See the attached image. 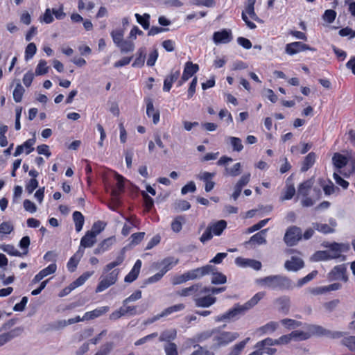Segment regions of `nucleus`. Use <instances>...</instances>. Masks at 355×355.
Masks as SVG:
<instances>
[{
    "instance_id": "31",
    "label": "nucleus",
    "mask_w": 355,
    "mask_h": 355,
    "mask_svg": "<svg viewBox=\"0 0 355 355\" xmlns=\"http://www.w3.org/2000/svg\"><path fill=\"white\" fill-rule=\"evenodd\" d=\"M276 304L280 311L287 313L290 307V299L288 297L284 296L276 300Z\"/></svg>"
},
{
    "instance_id": "19",
    "label": "nucleus",
    "mask_w": 355,
    "mask_h": 355,
    "mask_svg": "<svg viewBox=\"0 0 355 355\" xmlns=\"http://www.w3.org/2000/svg\"><path fill=\"white\" fill-rule=\"evenodd\" d=\"M84 254L83 249H78V251L72 256L67 263V268L70 272H74L77 266Z\"/></svg>"
},
{
    "instance_id": "18",
    "label": "nucleus",
    "mask_w": 355,
    "mask_h": 355,
    "mask_svg": "<svg viewBox=\"0 0 355 355\" xmlns=\"http://www.w3.org/2000/svg\"><path fill=\"white\" fill-rule=\"evenodd\" d=\"M96 241V236L94 234L87 232L80 240V244L78 249L92 247Z\"/></svg>"
},
{
    "instance_id": "6",
    "label": "nucleus",
    "mask_w": 355,
    "mask_h": 355,
    "mask_svg": "<svg viewBox=\"0 0 355 355\" xmlns=\"http://www.w3.org/2000/svg\"><path fill=\"white\" fill-rule=\"evenodd\" d=\"M306 331H293L290 334L291 340L295 341L306 340L313 336H317V333L313 332L312 327H317L316 324H305Z\"/></svg>"
},
{
    "instance_id": "40",
    "label": "nucleus",
    "mask_w": 355,
    "mask_h": 355,
    "mask_svg": "<svg viewBox=\"0 0 355 355\" xmlns=\"http://www.w3.org/2000/svg\"><path fill=\"white\" fill-rule=\"evenodd\" d=\"M135 16L137 19V22L140 25H141V26L144 29H146V30L149 29V27H150L149 19L150 17L149 14L145 13V14H144V15H140L139 14L136 13Z\"/></svg>"
},
{
    "instance_id": "64",
    "label": "nucleus",
    "mask_w": 355,
    "mask_h": 355,
    "mask_svg": "<svg viewBox=\"0 0 355 355\" xmlns=\"http://www.w3.org/2000/svg\"><path fill=\"white\" fill-rule=\"evenodd\" d=\"M295 193V189L293 184L287 186L285 193L281 197L282 200L291 199Z\"/></svg>"
},
{
    "instance_id": "21",
    "label": "nucleus",
    "mask_w": 355,
    "mask_h": 355,
    "mask_svg": "<svg viewBox=\"0 0 355 355\" xmlns=\"http://www.w3.org/2000/svg\"><path fill=\"white\" fill-rule=\"evenodd\" d=\"M114 241L115 239L113 237H110L106 239H104L94 249V253L95 254H100L104 253L105 252L110 249V248L113 245Z\"/></svg>"
},
{
    "instance_id": "60",
    "label": "nucleus",
    "mask_w": 355,
    "mask_h": 355,
    "mask_svg": "<svg viewBox=\"0 0 355 355\" xmlns=\"http://www.w3.org/2000/svg\"><path fill=\"white\" fill-rule=\"evenodd\" d=\"M164 351L166 355H178V346L174 343H169L165 345Z\"/></svg>"
},
{
    "instance_id": "35",
    "label": "nucleus",
    "mask_w": 355,
    "mask_h": 355,
    "mask_svg": "<svg viewBox=\"0 0 355 355\" xmlns=\"http://www.w3.org/2000/svg\"><path fill=\"white\" fill-rule=\"evenodd\" d=\"M137 58L132 66L133 67H141L144 65L146 58V49L145 48H140L137 53Z\"/></svg>"
},
{
    "instance_id": "13",
    "label": "nucleus",
    "mask_w": 355,
    "mask_h": 355,
    "mask_svg": "<svg viewBox=\"0 0 355 355\" xmlns=\"http://www.w3.org/2000/svg\"><path fill=\"white\" fill-rule=\"evenodd\" d=\"M329 248V250H326L327 254L330 255V258L337 259L341 256V252L344 250H348V246H346L345 244L333 243L327 245Z\"/></svg>"
},
{
    "instance_id": "17",
    "label": "nucleus",
    "mask_w": 355,
    "mask_h": 355,
    "mask_svg": "<svg viewBox=\"0 0 355 355\" xmlns=\"http://www.w3.org/2000/svg\"><path fill=\"white\" fill-rule=\"evenodd\" d=\"M198 69L199 67L197 64H193L191 62H186L182 73V80L187 81L198 71Z\"/></svg>"
},
{
    "instance_id": "11",
    "label": "nucleus",
    "mask_w": 355,
    "mask_h": 355,
    "mask_svg": "<svg viewBox=\"0 0 355 355\" xmlns=\"http://www.w3.org/2000/svg\"><path fill=\"white\" fill-rule=\"evenodd\" d=\"M232 35L231 30L223 29L213 34V41L216 44H227L232 41Z\"/></svg>"
},
{
    "instance_id": "5",
    "label": "nucleus",
    "mask_w": 355,
    "mask_h": 355,
    "mask_svg": "<svg viewBox=\"0 0 355 355\" xmlns=\"http://www.w3.org/2000/svg\"><path fill=\"white\" fill-rule=\"evenodd\" d=\"M246 311L243 304L240 305L237 304L226 313L216 317L215 320L216 322L230 320L236 318L239 315L244 314Z\"/></svg>"
},
{
    "instance_id": "53",
    "label": "nucleus",
    "mask_w": 355,
    "mask_h": 355,
    "mask_svg": "<svg viewBox=\"0 0 355 355\" xmlns=\"http://www.w3.org/2000/svg\"><path fill=\"white\" fill-rule=\"evenodd\" d=\"M241 164L239 162L235 164L232 168H225L226 174L232 177L239 175L241 173Z\"/></svg>"
},
{
    "instance_id": "54",
    "label": "nucleus",
    "mask_w": 355,
    "mask_h": 355,
    "mask_svg": "<svg viewBox=\"0 0 355 355\" xmlns=\"http://www.w3.org/2000/svg\"><path fill=\"white\" fill-rule=\"evenodd\" d=\"M227 281L226 276L221 272H213L211 283L213 284H225Z\"/></svg>"
},
{
    "instance_id": "14",
    "label": "nucleus",
    "mask_w": 355,
    "mask_h": 355,
    "mask_svg": "<svg viewBox=\"0 0 355 355\" xmlns=\"http://www.w3.org/2000/svg\"><path fill=\"white\" fill-rule=\"evenodd\" d=\"M235 263L237 266L240 267H250L256 270H259L262 266L261 263L259 261L250 259H245L243 257L236 258Z\"/></svg>"
},
{
    "instance_id": "4",
    "label": "nucleus",
    "mask_w": 355,
    "mask_h": 355,
    "mask_svg": "<svg viewBox=\"0 0 355 355\" xmlns=\"http://www.w3.org/2000/svg\"><path fill=\"white\" fill-rule=\"evenodd\" d=\"M302 239V230L297 226L289 227L284 236V241L288 246L295 245Z\"/></svg>"
},
{
    "instance_id": "49",
    "label": "nucleus",
    "mask_w": 355,
    "mask_h": 355,
    "mask_svg": "<svg viewBox=\"0 0 355 355\" xmlns=\"http://www.w3.org/2000/svg\"><path fill=\"white\" fill-rule=\"evenodd\" d=\"M124 31L123 30H114L111 32L114 43L119 46L123 41Z\"/></svg>"
},
{
    "instance_id": "16",
    "label": "nucleus",
    "mask_w": 355,
    "mask_h": 355,
    "mask_svg": "<svg viewBox=\"0 0 355 355\" xmlns=\"http://www.w3.org/2000/svg\"><path fill=\"white\" fill-rule=\"evenodd\" d=\"M304 266L302 259L297 257H292L290 260H287L284 263L285 268L288 271H297Z\"/></svg>"
},
{
    "instance_id": "39",
    "label": "nucleus",
    "mask_w": 355,
    "mask_h": 355,
    "mask_svg": "<svg viewBox=\"0 0 355 355\" xmlns=\"http://www.w3.org/2000/svg\"><path fill=\"white\" fill-rule=\"evenodd\" d=\"M340 343L342 345L346 347L350 352H355V336L344 337Z\"/></svg>"
},
{
    "instance_id": "7",
    "label": "nucleus",
    "mask_w": 355,
    "mask_h": 355,
    "mask_svg": "<svg viewBox=\"0 0 355 355\" xmlns=\"http://www.w3.org/2000/svg\"><path fill=\"white\" fill-rule=\"evenodd\" d=\"M214 266L211 265H206L202 267L197 268L193 270H191L186 272L187 279L189 280H194L197 279H200L203 276L210 273L214 270Z\"/></svg>"
},
{
    "instance_id": "2",
    "label": "nucleus",
    "mask_w": 355,
    "mask_h": 355,
    "mask_svg": "<svg viewBox=\"0 0 355 355\" xmlns=\"http://www.w3.org/2000/svg\"><path fill=\"white\" fill-rule=\"evenodd\" d=\"M239 337L237 332L222 331L216 333L214 338L212 348L217 349L222 346H225L233 342Z\"/></svg>"
},
{
    "instance_id": "47",
    "label": "nucleus",
    "mask_w": 355,
    "mask_h": 355,
    "mask_svg": "<svg viewBox=\"0 0 355 355\" xmlns=\"http://www.w3.org/2000/svg\"><path fill=\"white\" fill-rule=\"evenodd\" d=\"M312 226L315 230L323 234L332 233L334 232V230L327 224L313 223H312Z\"/></svg>"
},
{
    "instance_id": "44",
    "label": "nucleus",
    "mask_w": 355,
    "mask_h": 355,
    "mask_svg": "<svg viewBox=\"0 0 355 355\" xmlns=\"http://www.w3.org/2000/svg\"><path fill=\"white\" fill-rule=\"evenodd\" d=\"M49 67L44 60H40L35 69V75L42 76L48 73Z\"/></svg>"
},
{
    "instance_id": "46",
    "label": "nucleus",
    "mask_w": 355,
    "mask_h": 355,
    "mask_svg": "<svg viewBox=\"0 0 355 355\" xmlns=\"http://www.w3.org/2000/svg\"><path fill=\"white\" fill-rule=\"evenodd\" d=\"M254 3L255 0H248L245 11L250 15L252 19L254 21H259V17L254 12Z\"/></svg>"
},
{
    "instance_id": "55",
    "label": "nucleus",
    "mask_w": 355,
    "mask_h": 355,
    "mask_svg": "<svg viewBox=\"0 0 355 355\" xmlns=\"http://www.w3.org/2000/svg\"><path fill=\"white\" fill-rule=\"evenodd\" d=\"M14 230V226L10 221H5L0 224V234H8Z\"/></svg>"
},
{
    "instance_id": "38",
    "label": "nucleus",
    "mask_w": 355,
    "mask_h": 355,
    "mask_svg": "<svg viewBox=\"0 0 355 355\" xmlns=\"http://www.w3.org/2000/svg\"><path fill=\"white\" fill-rule=\"evenodd\" d=\"M218 332V329L217 328L202 331L196 336V340L198 342H203L211 337L214 336V335Z\"/></svg>"
},
{
    "instance_id": "29",
    "label": "nucleus",
    "mask_w": 355,
    "mask_h": 355,
    "mask_svg": "<svg viewBox=\"0 0 355 355\" xmlns=\"http://www.w3.org/2000/svg\"><path fill=\"white\" fill-rule=\"evenodd\" d=\"M332 162L336 168H338V171L341 173L340 169L347 164V158L340 154L335 153L332 157Z\"/></svg>"
},
{
    "instance_id": "41",
    "label": "nucleus",
    "mask_w": 355,
    "mask_h": 355,
    "mask_svg": "<svg viewBox=\"0 0 355 355\" xmlns=\"http://www.w3.org/2000/svg\"><path fill=\"white\" fill-rule=\"evenodd\" d=\"M185 308V305L184 304H178L170 307L165 309L162 313L161 316L166 317L174 312H178L183 310Z\"/></svg>"
},
{
    "instance_id": "63",
    "label": "nucleus",
    "mask_w": 355,
    "mask_h": 355,
    "mask_svg": "<svg viewBox=\"0 0 355 355\" xmlns=\"http://www.w3.org/2000/svg\"><path fill=\"white\" fill-rule=\"evenodd\" d=\"M141 194L144 198L145 207H146L147 211H149L154 205V200L144 191H141Z\"/></svg>"
},
{
    "instance_id": "43",
    "label": "nucleus",
    "mask_w": 355,
    "mask_h": 355,
    "mask_svg": "<svg viewBox=\"0 0 355 355\" xmlns=\"http://www.w3.org/2000/svg\"><path fill=\"white\" fill-rule=\"evenodd\" d=\"M25 89L20 83H17L13 91V98L15 102L19 103L22 100Z\"/></svg>"
},
{
    "instance_id": "62",
    "label": "nucleus",
    "mask_w": 355,
    "mask_h": 355,
    "mask_svg": "<svg viewBox=\"0 0 355 355\" xmlns=\"http://www.w3.org/2000/svg\"><path fill=\"white\" fill-rule=\"evenodd\" d=\"M278 324L276 322H270L267 323L266 324L261 327L259 329V331H261L262 333H267V332H274Z\"/></svg>"
},
{
    "instance_id": "26",
    "label": "nucleus",
    "mask_w": 355,
    "mask_h": 355,
    "mask_svg": "<svg viewBox=\"0 0 355 355\" xmlns=\"http://www.w3.org/2000/svg\"><path fill=\"white\" fill-rule=\"evenodd\" d=\"M180 74V71H171V74L165 78L163 87L164 92L171 90L173 83L178 79Z\"/></svg>"
},
{
    "instance_id": "56",
    "label": "nucleus",
    "mask_w": 355,
    "mask_h": 355,
    "mask_svg": "<svg viewBox=\"0 0 355 355\" xmlns=\"http://www.w3.org/2000/svg\"><path fill=\"white\" fill-rule=\"evenodd\" d=\"M37 47L35 43H29L25 50V59L28 60L31 59L35 54Z\"/></svg>"
},
{
    "instance_id": "34",
    "label": "nucleus",
    "mask_w": 355,
    "mask_h": 355,
    "mask_svg": "<svg viewBox=\"0 0 355 355\" xmlns=\"http://www.w3.org/2000/svg\"><path fill=\"white\" fill-rule=\"evenodd\" d=\"M264 296V292H259L257 294H255L250 300H248L243 304L246 311H248L249 309L254 306Z\"/></svg>"
},
{
    "instance_id": "36",
    "label": "nucleus",
    "mask_w": 355,
    "mask_h": 355,
    "mask_svg": "<svg viewBox=\"0 0 355 355\" xmlns=\"http://www.w3.org/2000/svg\"><path fill=\"white\" fill-rule=\"evenodd\" d=\"M124 261V249L122 250L121 255L118 256L115 261L109 263L103 268L104 272H108L115 267L121 265Z\"/></svg>"
},
{
    "instance_id": "48",
    "label": "nucleus",
    "mask_w": 355,
    "mask_h": 355,
    "mask_svg": "<svg viewBox=\"0 0 355 355\" xmlns=\"http://www.w3.org/2000/svg\"><path fill=\"white\" fill-rule=\"evenodd\" d=\"M184 222V218L182 216H177L171 223V229L174 232L178 233L182 228V223Z\"/></svg>"
},
{
    "instance_id": "25",
    "label": "nucleus",
    "mask_w": 355,
    "mask_h": 355,
    "mask_svg": "<svg viewBox=\"0 0 355 355\" xmlns=\"http://www.w3.org/2000/svg\"><path fill=\"white\" fill-rule=\"evenodd\" d=\"M94 272H86L80 275L78 279L73 282L65 290L69 289V292H71L76 288L83 285L86 280L93 275Z\"/></svg>"
},
{
    "instance_id": "20",
    "label": "nucleus",
    "mask_w": 355,
    "mask_h": 355,
    "mask_svg": "<svg viewBox=\"0 0 355 355\" xmlns=\"http://www.w3.org/2000/svg\"><path fill=\"white\" fill-rule=\"evenodd\" d=\"M146 114L148 117H153L154 124L159 121V112L154 107L153 101L150 98L146 100Z\"/></svg>"
},
{
    "instance_id": "23",
    "label": "nucleus",
    "mask_w": 355,
    "mask_h": 355,
    "mask_svg": "<svg viewBox=\"0 0 355 355\" xmlns=\"http://www.w3.org/2000/svg\"><path fill=\"white\" fill-rule=\"evenodd\" d=\"M141 267V260L138 259L135 262L131 271L125 277L124 281L128 283L134 282L137 278L139 274Z\"/></svg>"
},
{
    "instance_id": "45",
    "label": "nucleus",
    "mask_w": 355,
    "mask_h": 355,
    "mask_svg": "<svg viewBox=\"0 0 355 355\" xmlns=\"http://www.w3.org/2000/svg\"><path fill=\"white\" fill-rule=\"evenodd\" d=\"M227 140H228L231 144L233 150L237 152H240L242 150L243 146L242 144L241 139L235 137H229L227 138Z\"/></svg>"
},
{
    "instance_id": "37",
    "label": "nucleus",
    "mask_w": 355,
    "mask_h": 355,
    "mask_svg": "<svg viewBox=\"0 0 355 355\" xmlns=\"http://www.w3.org/2000/svg\"><path fill=\"white\" fill-rule=\"evenodd\" d=\"M73 220L75 223L76 230L78 232H80L84 225V216L80 211H76L73 213Z\"/></svg>"
},
{
    "instance_id": "59",
    "label": "nucleus",
    "mask_w": 355,
    "mask_h": 355,
    "mask_svg": "<svg viewBox=\"0 0 355 355\" xmlns=\"http://www.w3.org/2000/svg\"><path fill=\"white\" fill-rule=\"evenodd\" d=\"M281 323L289 329L296 328L300 327L302 324V323L300 321L288 318L282 320Z\"/></svg>"
},
{
    "instance_id": "58",
    "label": "nucleus",
    "mask_w": 355,
    "mask_h": 355,
    "mask_svg": "<svg viewBox=\"0 0 355 355\" xmlns=\"http://www.w3.org/2000/svg\"><path fill=\"white\" fill-rule=\"evenodd\" d=\"M106 224L103 221H97L94 223L92 227V230L89 231L95 234L96 236L100 232H101L105 227Z\"/></svg>"
},
{
    "instance_id": "28",
    "label": "nucleus",
    "mask_w": 355,
    "mask_h": 355,
    "mask_svg": "<svg viewBox=\"0 0 355 355\" xmlns=\"http://www.w3.org/2000/svg\"><path fill=\"white\" fill-rule=\"evenodd\" d=\"M211 229L214 235L220 236L227 227V222L224 220H218L208 225Z\"/></svg>"
},
{
    "instance_id": "9",
    "label": "nucleus",
    "mask_w": 355,
    "mask_h": 355,
    "mask_svg": "<svg viewBox=\"0 0 355 355\" xmlns=\"http://www.w3.org/2000/svg\"><path fill=\"white\" fill-rule=\"evenodd\" d=\"M313 332L317 333V336H324L327 338L332 339H338L340 338L346 337V332L339 331H330L323 328L321 326L317 325V327H312Z\"/></svg>"
},
{
    "instance_id": "50",
    "label": "nucleus",
    "mask_w": 355,
    "mask_h": 355,
    "mask_svg": "<svg viewBox=\"0 0 355 355\" xmlns=\"http://www.w3.org/2000/svg\"><path fill=\"white\" fill-rule=\"evenodd\" d=\"M122 53L132 52L135 49V44L132 42L123 40L119 46H117Z\"/></svg>"
},
{
    "instance_id": "52",
    "label": "nucleus",
    "mask_w": 355,
    "mask_h": 355,
    "mask_svg": "<svg viewBox=\"0 0 355 355\" xmlns=\"http://www.w3.org/2000/svg\"><path fill=\"white\" fill-rule=\"evenodd\" d=\"M114 348V343L108 342L101 347L95 355H108Z\"/></svg>"
},
{
    "instance_id": "12",
    "label": "nucleus",
    "mask_w": 355,
    "mask_h": 355,
    "mask_svg": "<svg viewBox=\"0 0 355 355\" xmlns=\"http://www.w3.org/2000/svg\"><path fill=\"white\" fill-rule=\"evenodd\" d=\"M345 272L346 268L344 265L336 266L329 273L328 277L330 280L341 279L345 282H347L348 281V277Z\"/></svg>"
},
{
    "instance_id": "32",
    "label": "nucleus",
    "mask_w": 355,
    "mask_h": 355,
    "mask_svg": "<svg viewBox=\"0 0 355 355\" xmlns=\"http://www.w3.org/2000/svg\"><path fill=\"white\" fill-rule=\"evenodd\" d=\"M315 154L313 152L309 153L305 157L302 163L301 171L305 172L308 171L315 163Z\"/></svg>"
},
{
    "instance_id": "33",
    "label": "nucleus",
    "mask_w": 355,
    "mask_h": 355,
    "mask_svg": "<svg viewBox=\"0 0 355 355\" xmlns=\"http://www.w3.org/2000/svg\"><path fill=\"white\" fill-rule=\"evenodd\" d=\"M200 288H202L201 284H193L189 287L184 288L182 289L181 291H179L178 292V295L182 296V297H186V296H189V295H191L192 293L196 294L199 291Z\"/></svg>"
},
{
    "instance_id": "8",
    "label": "nucleus",
    "mask_w": 355,
    "mask_h": 355,
    "mask_svg": "<svg viewBox=\"0 0 355 355\" xmlns=\"http://www.w3.org/2000/svg\"><path fill=\"white\" fill-rule=\"evenodd\" d=\"M199 291H200V289ZM201 295L202 294H200V291H198V293L195 294L193 296V301L197 307L207 308L213 305L216 301V298L210 295H207L203 297H201Z\"/></svg>"
},
{
    "instance_id": "22",
    "label": "nucleus",
    "mask_w": 355,
    "mask_h": 355,
    "mask_svg": "<svg viewBox=\"0 0 355 355\" xmlns=\"http://www.w3.org/2000/svg\"><path fill=\"white\" fill-rule=\"evenodd\" d=\"M110 310L109 306H102L98 309H96L92 311H89L85 313L83 317V320H89L96 318L100 317L101 315L106 313Z\"/></svg>"
},
{
    "instance_id": "61",
    "label": "nucleus",
    "mask_w": 355,
    "mask_h": 355,
    "mask_svg": "<svg viewBox=\"0 0 355 355\" xmlns=\"http://www.w3.org/2000/svg\"><path fill=\"white\" fill-rule=\"evenodd\" d=\"M317 274H318V271L313 270L311 273H309L306 276H305L304 277L300 279L297 282V287L302 286L304 284H305L308 283L309 282H310L311 280H312L317 275Z\"/></svg>"
},
{
    "instance_id": "27",
    "label": "nucleus",
    "mask_w": 355,
    "mask_h": 355,
    "mask_svg": "<svg viewBox=\"0 0 355 355\" xmlns=\"http://www.w3.org/2000/svg\"><path fill=\"white\" fill-rule=\"evenodd\" d=\"M177 337V330L175 329H166L163 331L159 337L160 342H167L168 343H171Z\"/></svg>"
},
{
    "instance_id": "10",
    "label": "nucleus",
    "mask_w": 355,
    "mask_h": 355,
    "mask_svg": "<svg viewBox=\"0 0 355 355\" xmlns=\"http://www.w3.org/2000/svg\"><path fill=\"white\" fill-rule=\"evenodd\" d=\"M306 50L315 51L314 48L310 47L309 45L300 42H295L286 44L285 51L287 54L293 55L301 51Z\"/></svg>"
},
{
    "instance_id": "3",
    "label": "nucleus",
    "mask_w": 355,
    "mask_h": 355,
    "mask_svg": "<svg viewBox=\"0 0 355 355\" xmlns=\"http://www.w3.org/2000/svg\"><path fill=\"white\" fill-rule=\"evenodd\" d=\"M119 272V269H114L113 270H110L108 272H103V274H106V275L101 276V279L96 288V293L102 292L112 285L114 284L118 279Z\"/></svg>"
},
{
    "instance_id": "30",
    "label": "nucleus",
    "mask_w": 355,
    "mask_h": 355,
    "mask_svg": "<svg viewBox=\"0 0 355 355\" xmlns=\"http://www.w3.org/2000/svg\"><path fill=\"white\" fill-rule=\"evenodd\" d=\"M313 180H308L300 184L297 189V196H306L309 194V190L313 184Z\"/></svg>"
},
{
    "instance_id": "15",
    "label": "nucleus",
    "mask_w": 355,
    "mask_h": 355,
    "mask_svg": "<svg viewBox=\"0 0 355 355\" xmlns=\"http://www.w3.org/2000/svg\"><path fill=\"white\" fill-rule=\"evenodd\" d=\"M23 331V327H19L8 332L0 334V347L3 346L15 337L20 336Z\"/></svg>"
},
{
    "instance_id": "42",
    "label": "nucleus",
    "mask_w": 355,
    "mask_h": 355,
    "mask_svg": "<svg viewBox=\"0 0 355 355\" xmlns=\"http://www.w3.org/2000/svg\"><path fill=\"white\" fill-rule=\"evenodd\" d=\"M267 231V229L260 231L259 232L253 235L249 242L256 243L257 244H263L266 243V240L265 239V234Z\"/></svg>"
},
{
    "instance_id": "24",
    "label": "nucleus",
    "mask_w": 355,
    "mask_h": 355,
    "mask_svg": "<svg viewBox=\"0 0 355 355\" xmlns=\"http://www.w3.org/2000/svg\"><path fill=\"white\" fill-rule=\"evenodd\" d=\"M178 262L179 260L178 259H175L172 257L165 258L160 263V266H162L160 272L164 275L168 270L172 269L173 266L177 265Z\"/></svg>"
},
{
    "instance_id": "51",
    "label": "nucleus",
    "mask_w": 355,
    "mask_h": 355,
    "mask_svg": "<svg viewBox=\"0 0 355 355\" xmlns=\"http://www.w3.org/2000/svg\"><path fill=\"white\" fill-rule=\"evenodd\" d=\"M1 250L6 252L7 254L12 256L16 257H21L22 256V253H21L19 250H17L14 245H3L1 247Z\"/></svg>"
},
{
    "instance_id": "1",
    "label": "nucleus",
    "mask_w": 355,
    "mask_h": 355,
    "mask_svg": "<svg viewBox=\"0 0 355 355\" xmlns=\"http://www.w3.org/2000/svg\"><path fill=\"white\" fill-rule=\"evenodd\" d=\"M256 283L272 290H289L292 288L291 280L286 276L270 275L256 280Z\"/></svg>"
},
{
    "instance_id": "57",
    "label": "nucleus",
    "mask_w": 355,
    "mask_h": 355,
    "mask_svg": "<svg viewBox=\"0 0 355 355\" xmlns=\"http://www.w3.org/2000/svg\"><path fill=\"white\" fill-rule=\"evenodd\" d=\"M190 3L195 6H203L207 8H213L216 5L214 0H191Z\"/></svg>"
}]
</instances>
